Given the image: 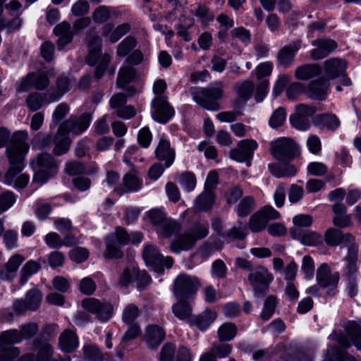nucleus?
<instances>
[{
    "instance_id": "obj_19",
    "label": "nucleus",
    "mask_w": 361,
    "mask_h": 361,
    "mask_svg": "<svg viewBox=\"0 0 361 361\" xmlns=\"http://www.w3.org/2000/svg\"><path fill=\"white\" fill-rule=\"evenodd\" d=\"M339 280L338 274H331V269L327 264H321L317 271V281L323 288H329L330 290H334Z\"/></svg>"
},
{
    "instance_id": "obj_32",
    "label": "nucleus",
    "mask_w": 361,
    "mask_h": 361,
    "mask_svg": "<svg viewBox=\"0 0 361 361\" xmlns=\"http://www.w3.org/2000/svg\"><path fill=\"white\" fill-rule=\"evenodd\" d=\"M130 29V27L128 23L121 24L114 30L111 25L107 24L103 28L102 35L111 42L115 43L128 33Z\"/></svg>"
},
{
    "instance_id": "obj_47",
    "label": "nucleus",
    "mask_w": 361,
    "mask_h": 361,
    "mask_svg": "<svg viewBox=\"0 0 361 361\" xmlns=\"http://www.w3.org/2000/svg\"><path fill=\"white\" fill-rule=\"evenodd\" d=\"M42 298V295L40 291L37 289L30 290L25 295L27 308L29 310H36L41 304Z\"/></svg>"
},
{
    "instance_id": "obj_26",
    "label": "nucleus",
    "mask_w": 361,
    "mask_h": 361,
    "mask_svg": "<svg viewBox=\"0 0 361 361\" xmlns=\"http://www.w3.org/2000/svg\"><path fill=\"white\" fill-rule=\"evenodd\" d=\"M217 312L211 309H206L192 319V324L200 331H206L216 319Z\"/></svg>"
},
{
    "instance_id": "obj_13",
    "label": "nucleus",
    "mask_w": 361,
    "mask_h": 361,
    "mask_svg": "<svg viewBox=\"0 0 361 361\" xmlns=\"http://www.w3.org/2000/svg\"><path fill=\"white\" fill-rule=\"evenodd\" d=\"M248 280L256 293H261L269 288L274 281L272 274L263 266H258L252 270Z\"/></svg>"
},
{
    "instance_id": "obj_38",
    "label": "nucleus",
    "mask_w": 361,
    "mask_h": 361,
    "mask_svg": "<svg viewBox=\"0 0 361 361\" xmlns=\"http://www.w3.org/2000/svg\"><path fill=\"white\" fill-rule=\"evenodd\" d=\"M269 169L271 174L277 178L294 176L297 173V169L292 164H269Z\"/></svg>"
},
{
    "instance_id": "obj_30",
    "label": "nucleus",
    "mask_w": 361,
    "mask_h": 361,
    "mask_svg": "<svg viewBox=\"0 0 361 361\" xmlns=\"http://www.w3.org/2000/svg\"><path fill=\"white\" fill-rule=\"evenodd\" d=\"M357 252L358 245L357 244L353 243L349 246L348 255L345 257L347 278H357L358 269Z\"/></svg>"
},
{
    "instance_id": "obj_29",
    "label": "nucleus",
    "mask_w": 361,
    "mask_h": 361,
    "mask_svg": "<svg viewBox=\"0 0 361 361\" xmlns=\"http://www.w3.org/2000/svg\"><path fill=\"white\" fill-rule=\"evenodd\" d=\"M54 33L59 37L57 44L60 49L69 44L73 37L71 25L66 21H63L57 25L54 29Z\"/></svg>"
},
{
    "instance_id": "obj_43",
    "label": "nucleus",
    "mask_w": 361,
    "mask_h": 361,
    "mask_svg": "<svg viewBox=\"0 0 361 361\" xmlns=\"http://www.w3.org/2000/svg\"><path fill=\"white\" fill-rule=\"evenodd\" d=\"M267 224L262 212L258 211L250 218L249 228L254 233H258L264 230L267 227Z\"/></svg>"
},
{
    "instance_id": "obj_64",
    "label": "nucleus",
    "mask_w": 361,
    "mask_h": 361,
    "mask_svg": "<svg viewBox=\"0 0 361 361\" xmlns=\"http://www.w3.org/2000/svg\"><path fill=\"white\" fill-rule=\"evenodd\" d=\"M92 17L95 23H103L109 18L110 11L107 7L100 6L93 11Z\"/></svg>"
},
{
    "instance_id": "obj_5",
    "label": "nucleus",
    "mask_w": 361,
    "mask_h": 361,
    "mask_svg": "<svg viewBox=\"0 0 361 361\" xmlns=\"http://www.w3.org/2000/svg\"><path fill=\"white\" fill-rule=\"evenodd\" d=\"M224 85L219 82L206 88H194L191 90L194 101L202 107L216 111L220 108L218 101L223 97Z\"/></svg>"
},
{
    "instance_id": "obj_21",
    "label": "nucleus",
    "mask_w": 361,
    "mask_h": 361,
    "mask_svg": "<svg viewBox=\"0 0 361 361\" xmlns=\"http://www.w3.org/2000/svg\"><path fill=\"white\" fill-rule=\"evenodd\" d=\"M312 44L315 48L311 51V57L315 61L325 58L337 47L334 40L329 39L314 40Z\"/></svg>"
},
{
    "instance_id": "obj_12",
    "label": "nucleus",
    "mask_w": 361,
    "mask_h": 361,
    "mask_svg": "<svg viewBox=\"0 0 361 361\" xmlns=\"http://www.w3.org/2000/svg\"><path fill=\"white\" fill-rule=\"evenodd\" d=\"M197 279L187 274H180L174 283L173 293L177 300L188 299L197 290Z\"/></svg>"
},
{
    "instance_id": "obj_6",
    "label": "nucleus",
    "mask_w": 361,
    "mask_h": 361,
    "mask_svg": "<svg viewBox=\"0 0 361 361\" xmlns=\"http://www.w3.org/2000/svg\"><path fill=\"white\" fill-rule=\"evenodd\" d=\"M31 164L35 170L32 182L39 185L44 184L58 171V164L56 160L48 154H39L36 160L31 162Z\"/></svg>"
},
{
    "instance_id": "obj_18",
    "label": "nucleus",
    "mask_w": 361,
    "mask_h": 361,
    "mask_svg": "<svg viewBox=\"0 0 361 361\" xmlns=\"http://www.w3.org/2000/svg\"><path fill=\"white\" fill-rule=\"evenodd\" d=\"M49 85V79L47 75L43 73H29L23 78L18 87V92H27L32 87L37 90H43Z\"/></svg>"
},
{
    "instance_id": "obj_2",
    "label": "nucleus",
    "mask_w": 361,
    "mask_h": 361,
    "mask_svg": "<svg viewBox=\"0 0 361 361\" xmlns=\"http://www.w3.org/2000/svg\"><path fill=\"white\" fill-rule=\"evenodd\" d=\"M92 116L90 114H82L79 118L71 116L69 119L63 122L59 128L54 137L55 147L54 153L61 155L66 153L71 145V140L68 135L72 133L78 135L85 131L90 125Z\"/></svg>"
},
{
    "instance_id": "obj_58",
    "label": "nucleus",
    "mask_w": 361,
    "mask_h": 361,
    "mask_svg": "<svg viewBox=\"0 0 361 361\" xmlns=\"http://www.w3.org/2000/svg\"><path fill=\"white\" fill-rule=\"evenodd\" d=\"M276 304V299L274 296H269L264 302V307L261 312V318L264 320H269L274 314Z\"/></svg>"
},
{
    "instance_id": "obj_25",
    "label": "nucleus",
    "mask_w": 361,
    "mask_h": 361,
    "mask_svg": "<svg viewBox=\"0 0 361 361\" xmlns=\"http://www.w3.org/2000/svg\"><path fill=\"white\" fill-rule=\"evenodd\" d=\"M78 337L74 331L66 329L60 335L59 347L61 350L71 353L78 348Z\"/></svg>"
},
{
    "instance_id": "obj_27",
    "label": "nucleus",
    "mask_w": 361,
    "mask_h": 361,
    "mask_svg": "<svg viewBox=\"0 0 361 361\" xmlns=\"http://www.w3.org/2000/svg\"><path fill=\"white\" fill-rule=\"evenodd\" d=\"M329 84L327 80L319 79L310 83L307 90L308 96L317 100H324L327 96Z\"/></svg>"
},
{
    "instance_id": "obj_34",
    "label": "nucleus",
    "mask_w": 361,
    "mask_h": 361,
    "mask_svg": "<svg viewBox=\"0 0 361 361\" xmlns=\"http://www.w3.org/2000/svg\"><path fill=\"white\" fill-rule=\"evenodd\" d=\"M292 235L294 238L298 239L302 245L307 246H315L323 242L322 235L314 231L298 234L295 230H293Z\"/></svg>"
},
{
    "instance_id": "obj_59",
    "label": "nucleus",
    "mask_w": 361,
    "mask_h": 361,
    "mask_svg": "<svg viewBox=\"0 0 361 361\" xmlns=\"http://www.w3.org/2000/svg\"><path fill=\"white\" fill-rule=\"evenodd\" d=\"M150 222L154 226H161L167 219L163 210L158 208L150 209L147 213Z\"/></svg>"
},
{
    "instance_id": "obj_9",
    "label": "nucleus",
    "mask_w": 361,
    "mask_h": 361,
    "mask_svg": "<svg viewBox=\"0 0 361 361\" xmlns=\"http://www.w3.org/2000/svg\"><path fill=\"white\" fill-rule=\"evenodd\" d=\"M142 256L147 266L159 274L163 273L164 266L171 268L173 264L171 257H164L154 245H146Z\"/></svg>"
},
{
    "instance_id": "obj_40",
    "label": "nucleus",
    "mask_w": 361,
    "mask_h": 361,
    "mask_svg": "<svg viewBox=\"0 0 361 361\" xmlns=\"http://www.w3.org/2000/svg\"><path fill=\"white\" fill-rule=\"evenodd\" d=\"M22 335L17 329H10L0 334V348L7 345L19 343L22 341Z\"/></svg>"
},
{
    "instance_id": "obj_60",
    "label": "nucleus",
    "mask_w": 361,
    "mask_h": 361,
    "mask_svg": "<svg viewBox=\"0 0 361 361\" xmlns=\"http://www.w3.org/2000/svg\"><path fill=\"white\" fill-rule=\"evenodd\" d=\"M175 353L176 345L172 343H167L161 349L159 361H173Z\"/></svg>"
},
{
    "instance_id": "obj_49",
    "label": "nucleus",
    "mask_w": 361,
    "mask_h": 361,
    "mask_svg": "<svg viewBox=\"0 0 361 361\" xmlns=\"http://www.w3.org/2000/svg\"><path fill=\"white\" fill-rule=\"evenodd\" d=\"M140 313L139 308L135 304H128L122 312V320L127 324H132L137 318Z\"/></svg>"
},
{
    "instance_id": "obj_42",
    "label": "nucleus",
    "mask_w": 361,
    "mask_h": 361,
    "mask_svg": "<svg viewBox=\"0 0 361 361\" xmlns=\"http://www.w3.org/2000/svg\"><path fill=\"white\" fill-rule=\"evenodd\" d=\"M237 333L236 326L230 322L223 324L219 326L217 331L219 339L220 341H231L234 338Z\"/></svg>"
},
{
    "instance_id": "obj_50",
    "label": "nucleus",
    "mask_w": 361,
    "mask_h": 361,
    "mask_svg": "<svg viewBox=\"0 0 361 361\" xmlns=\"http://www.w3.org/2000/svg\"><path fill=\"white\" fill-rule=\"evenodd\" d=\"M123 183L128 191L136 192L142 188V181L133 173H127L123 177Z\"/></svg>"
},
{
    "instance_id": "obj_57",
    "label": "nucleus",
    "mask_w": 361,
    "mask_h": 361,
    "mask_svg": "<svg viewBox=\"0 0 361 361\" xmlns=\"http://www.w3.org/2000/svg\"><path fill=\"white\" fill-rule=\"evenodd\" d=\"M254 88V83L252 81L246 80L238 85L237 92L242 99L247 101L251 97Z\"/></svg>"
},
{
    "instance_id": "obj_62",
    "label": "nucleus",
    "mask_w": 361,
    "mask_h": 361,
    "mask_svg": "<svg viewBox=\"0 0 361 361\" xmlns=\"http://www.w3.org/2000/svg\"><path fill=\"white\" fill-rule=\"evenodd\" d=\"M39 328L37 324L34 322H30L20 326L18 330L20 334L22 336V341L23 339H30L32 338L38 331Z\"/></svg>"
},
{
    "instance_id": "obj_4",
    "label": "nucleus",
    "mask_w": 361,
    "mask_h": 361,
    "mask_svg": "<svg viewBox=\"0 0 361 361\" xmlns=\"http://www.w3.org/2000/svg\"><path fill=\"white\" fill-rule=\"evenodd\" d=\"M209 233V226L206 224H193L183 233L177 236L171 244V250L176 253L191 249L197 241L204 238Z\"/></svg>"
},
{
    "instance_id": "obj_16",
    "label": "nucleus",
    "mask_w": 361,
    "mask_h": 361,
    "mask_svg": "<svg viewBox=\"0 0 361 361\" xmlns=\"http://www.w3.org/2000/svg\"><path fill=\"white\" fill-rule=\"evenodd\" d=\"M174 115V109L171 107L165 96H157L152 102V118L162 123H167Z\"/></svg>"
},
{
    "instance_id": "obj_14",
    "label": "nucleus",
    "mask_w": 361,
    "mask_h": 361,
    "mask_svg": "<svg viewBox=\"0 0 361 361\" xmlns=\"http://www.w3.org/2000/svg\"><path fill=\"white\" fill-rule=\"evenodd\" d=\"M53 354L54 350L49 343L35 339L33 353L24 355L19 361H56Z\"/></svg>"
},
{
    "instance_id": "obj_7",
    "label": "nucleus",
    "mask_w": 361,
    "mask_h": 361,
    "mask_svg": "<svg viewBox=\"0 0 361 361\" xmlns=\"http://www.w3.org/2000/svg\"><path fill=\"white\" fill-rule=\"evenodd\" d=\"M344 333H332L329 338L336 341L343 348L350 347L353 343L358 350H361V322H348L344 325Z\"/></svg>"
},
{
    "instance_id": "obj_45",
    "label": "nucleus",
    "mask_w": 361,
    "mask_h": 361,
    "mask_svg": "<svg viewBox=\"0 0 361 361\" xmlns=\"http://www.w3.org/2000/svg\"><path fill=\"white\" fill-rule=\"evenodd\" d=\"M185 300H178V302L173 306V314L180 319L188 318L191 314L192 308Z\"/></svg>"
},
{
    "instance_id": "obj_1",
    "label": "nucleus",
    "mask_w": 361,
    "mask_h": 361,
    "mask_svg": "<svg viewBox=\"0 0 361 361\" xmlns=\"http://www.w3.org/2000/svg\"><path fill=\"white\" fill-rule=\"evenodd\" d=\"M27 139L26 131L15 133L6 151L10 164V168L6 174V182L9 185L14 183L18 188H25L29 182V176L25 173L16 177L25 166V158L30 149Z\"/></svg>"
},
{
    "instance_id": "obj_11",
    "label": "nucleus",
    "mask_w": 361,
    "mask_h": 361,
    "mask_svg": "<svg viewBox=\"0 0 361 361\" xmlns=\"http://www.w3.org/2000/svg\"><path fill=\"white\" fill-rule=\"evenodd\" d=\"M82 308L96 315V317L102 322L109 320L114 313V308L109 302H102L94 298H87L82 300Z\"/></svg>"
},
{
    "instance_id": "obj_28",
    "label": "nucleus",
    "mask_w": 361,
    "mask_h": 361,
    "mask_svg": "<svg viewBox=\"0 0 361 361\" xmlns=\"http://www.w3.org/2000/svg\"><path fill=\"white\" fill-rule=\"evenodd\" d=\"M44 241L50 248H59L63 245L71 246L78 243V240L73 235H67L63 239L55 232H51L44 237Z\"/></svg>"
},
{
    "instance_id": "obj_8",
    "label": "nucleus",
    "mask_w": 361,
    "mask_h": 361,
    "mask_svg": "<svg viewBox=\"0 0 361 361\" xmlns=\"http://www.w3.org/2000/svg\"><path fill=\"white\" fill-rule=\"evenodd\" d=\"M130 241V235L126 231L117 227L114 233L110 234L106 238V249L104 255L107 258H120L123 255L121 247Z\"/></svg>"
},
{
    "instance_id": "obj_3",
    "label": "nucleus",
    "mask_w": 361,
    "mask_h": 361,
    "mask_svg": "<svg viewBox=\"0 0 361 361\" xmlns=\"http://www.w3.org/2000/svg\"><path fill=\"white\" fill-rule=\"evenodd\" d=\"M87 45L89 53L87 62L90 66H97L94 75L97 79H100L110 62L111 56L107 54H102V39L99 36L94 35L92 30L87 36Z\"/></svg>"
},
{
    "instance_id": "obj_41",
    "label": "nucleus",
    "mask_w": 361,
    "mask_h": 361,
    "mask_svg": "<svg viewBox=\"0 0 361 361\" xmlns=\"http://www.w3.org/2000/svg\"><path fill=\"white\" fill-rule=\"evenodd\" d=\"M135 77V71L134 68L126 66L120 68L117 78V85L120 87H124L129 84Z\"/></svg>"
},
{
    "instance_id": "obj_63",
    "label": "nucleus",
    "mask_w": 361,
    "mask_h": 361,
    "mask_svg": "<svg viewBox=\"0 0 361 361\" xmlns=\"http://www.w3.org/2000/svg\"><path fill=\"white\" fill-rule=\"evenodd\" d=\"M20 355L18 348L9 347L0 348V361H14V359Z\"/></svg>"
},
{
    "instance_id": "obj_33",
    "label": "nucleus",
    "mask_w": 361,
    "mask_h": 361,
    "mask_svg": "<svg viewBox=\"0 0 361 361\" xmlns=\"http://www.w3.org/2000/svg\"><path fill=\"white\" fill-rule=\"evenodd\" d=\"M299 42L284 47L279 53V62L283 66H288L293 61L295 53L300 49Z\"/></svg>"
},
{
    "instance_id": "obj_39",
    "label": "nucleus",
    "mask_w": 361,
    "mask_h": 361,
    "mask_svg": "<svg viewBox=\"0 0 361 361\" xmlns=\"http://www.w3.org/2000/svg\"><path fill=\"white\" fill-rule=\"evenodd\" d=\"M40 264L37 261L30 259L23 267L20 273V283L23 286L26 283L28 279L37 273L40 269Z\"/></svg>"
},
{
    "instance_id": "obj_52",
    "label": "nucleus",
    "mask_w": 361,
    "mask_h": 361,
    "mask_svg": "<svg viewBox=\"0 0 361 361\" xmlns=\"http://www.w3.org/2000/svg\"><path fill=\"white\" fill-rule=\"evenodd\" d=\"M180 185L188 192H190L196 187V178L192 172L186 171L182 173L179 176Z\"/></svg>"
},
{
    "instance_id": "obj_36",
    "label": "nucleus",
    "mask_w": 361,
    "mask_h": 361,
    "mask_svg": "<svg viewBox=\"0 0 361 361\" xmlns=\"http://www.w3.org/2000/svg\"><path fill=\"white\" fill-rule=\"evenodd\" d=\"M321 72L319 65L312 63L301 66L296 68L295 75L296 78L301 80H307L317 75Z\"/></svg>"
},
{
    "instance_id": "obj_48",
    "label": "nucleus",
    "mask_w": 361,
    "mask_h": 361,
    "mask_svg": "<svg viewBox=\"0 0 361 361\" xmlns=\"http://www.w3.org/2000/svg\"><path fill=\"white\" fill-rule=\"evenodd\" d=\"M322 124L326 128L335 130L340 126L338 118L333 114H322L317 118L316 125Z\"/></svg>"
},
{
    "instance_id": "obj_23",
    "label": "nucleus",
    "mask_w": 361,
    "mask_h": 361,
    "mask_svg": "<svg viewBox=\"0 0 361 361\" xmlns=\"http://www.w3.org/2000/svg\"><path fill=\"white\" fill-rule=\"evenodd\" d=\"M165 332L163 329L157 325H149L146 328L145 341L148 348H157L163 341Z\"/></svg>"
},
{
    "instance_id": "obj_44",
    "label": "nucleus",
    "mask_w": 361,
    "mask_h": 361,
    "mask_svg": "<svg viewBox=\"0 0 361 361\" xmlns=\"http://www.w3.org/2000/svg\"><path fill=\"white\" fill-rule=\"evenodd\" d=\"M255 208V200L250 196L245 197L235 209L238 216L245 217L247 216Z\"/></svg>"
},
{
    "instance_id": "obj_20",
    "label": "nucleus",
    "mask_w": 361,
    "mask_h": 361,
    "mask_svg": "<svg viewBox=\"0 0 361 361\" xmlns=\"http://www.w3.org/2000/svg\"><path fill=\"white\" fill-rule=\"evenodd\" d=\"M24 260L25 257L20 254L12 255L4 266L0 268V279L3 281L13 280Z\"/></svg>"
},
{
    "instance_id": "obj_61",
    "label": "nucleus",
    "mask_w": 361,
    "mask_h": 361,
    "mask_svg": "<svg viewBox=\"0 0 361 361\" xmlns=\"http://www.w3.org/2000/svg\"><path fill=\"white\" fill-rule=\"evenodd\" d=\"M273 63L271 61H266L259 63L255 68L257 78L263 81L264 78L269 77L273 71Z\"/></svg>"
},
{
    "instance_id": "obj_55",
    "label": "nucleus",
    "mask_w": 361,
    "mask_h": 361,
    "mask_svg": "<svg viewBox=\"0 0 361 361\" xmlns=\"http://www.w3.org/2000/svg\"><path fill=\"white\" fill-rule=\"evenodd\" d=\"M286 118V112L282 107L276 109L269 118V126L272 128H276L283 124Z\"/></svg>"
},
{
    "instance_id": "obj_35",
    "label": "nucleus",
    "mask_w": 361,
    "mask_h": 361,
    "mask_svg": "<svg viewBox=\"0 0 361 361\" xmlns=\"http://www.w3.org/2000/svg\"><path fill=\"white\" fill-rule=\"evenodd\" d=\"M214 204V194L213 191L204 190L195 200V207L200 212L210 209Z\"/></svg>"
},
{
    "instance_id": "obj_24",
    "label": "nucleus",
    "mask_w": 361,
    "mask_h": 361,
    "mask_svg": "<svg viewBox=\"0 0 361 361\" xmlns=\"http://www.w3.org/2000/svg\"><path fill=\"white\" fill-rule=\"evenodd\" d=\"M158 159L165 161L166 167L171 166L175 159V150L171 147L169 141L161 140L155 151Z\"/></svg>"
},
{
    "instance_id": "obj_56",
    "label": "nucleus",
    "mask_w": 361,
    "mask_h": 361,
    "mask_svg": "<svg viewBox=\"0 0 361 361\" xmlns=\"http://www.w3.org/2000/svg\"><path fill=\"white\" fill-rule=\"evenodd\" d=\"M3 7L0 6V30L7 29L8 31H13L18 29L21 26V19L15 17L11 20H7L2 17Z\"/></svg>"
},
{
    "instance_id": "obj_54",
    "label": "nucleus",
    "mask_w": 361,
    "mask_h": 361,
    "mask_svg": "<svg viewBox=\"0 0 361 361\" xmlns=\"http://www.w3.org/2000/svg\"><path fill=\"white\" fill-rule=\"evenodd\" d=\"M84 356L90 361H102L103 354L96 345L83 346Z\"/></svg>"
},
{
    "instance_id": "obj_51",
    "label": "nucleus",
    "mask_w": 361,
    "mask_h": 361,
    "mask_svg": "<svg viewBox=\"0 0 361 361\" xmlns=\"http://www.w3.org/2000/svg\"><path fill=\"white\" fill-rule=\"evenodd\" d=\"M342 240L343 234L340 230L329 228L324 233V240L329 246H336L341 243Z\"/></svg>"
},
{
    "instance_id": "obj_37",
    "label": "nucleus",
    "mask_w": 361,
    "mask_h": 361,
    "mask_svg": "<svg viewBox=\"0 0 361 361\" xmlns=\"http://www.w3.org/2000/svg\"><path fill=\"white\" fill-rule=\"evenodd\" d=\"M247 234V228L242 222H238L237 225L232 226L222 237L228 242L233 240H244Z\"/></svg>"
},
{
    "instance_id": "obj_15",
    "label": "nucleus",
    "mask_w": 361,
    "mask_h": 361,
    "mask_svg": "<svg viewBox=\"0 0 361 361\" xmlns=\"http://www.w3.org/2000/svg\"><path fill=\"white\" fill-rule=\"evenodd\" d=\"M258 145L254 140H243L238 142L237 148L230 151V157L232 159L238 162H246L247 166L250 165L255 150Z\"/></svg>"
},
{
    "instance_id": "obj_53",
    "label": "nucleus",
    "mask_w": 361,
    "mask_h": 361,
    "mask_svg": "<svg viewBox=\"0 0 361 361\" xmlns=\"http://www.w3.org/2000/svg\"><path fill=\"white\" fill-rule=\"evenodd\" d=\"M50 98L52 97L50 96L49 99H44L38 93L30 94L26 99L27 107L32 111H37L42 107L44 102L49 104L47 102Z\"/></svg>"
},
{
    "instance_id": "obj_22",
    "label": "nucleus",
    "mask_w": 361,
    "mask_h": 361,
    "mask_svg": "<svg viewBox=\"0 0 361 361\" xmlns=\"http://www.w3.org/2000/svg\"><path fill=\"white\" fill-rule=\"evenodd\" d=\"M346 68V62L338 58H331L326 60L324 63V74L329 80L343 75Z\"/></svg>"
},
{
    "instance_id": "obj_31",
    "label": "nucleus",
    "mask_w": 361,
    "mask_h": 361,
    "mask_svg": "<svg viewBox=\"0 0 361 361\" xmlns=\"http://www.w3.org/2000/svg\"><path fill=\"white\" fill-rule=\"evenodd\" d=\"M332 210L334 213L333 224L334 226L345 228L351 224L350 216L346 214V207L341 202H336L332 206Z\"/></svg>"
},
{
    "instance_id": "obj_10",
    "label": "nucleus",
    "mask_w": 361,
    "mask_h": 361,
    "mask_svg": "<svg viewBox=\"0 0 361 361\" xmlns=\"http://www.w3.org/2000/svg\"><path fill=\"white\" fill-rule=\"evenodd\" d=\"M297 152V145L293 140L286 137H279L271 142V154L279 161L293 158Z\"/></svg>"
},
{
    "instance_id": "obj_17",
    "label": "nucleus",
    "mask_w": 361,
    "mask_h": 361,
    "mask_svg": "<svg viewBox=\"0 0 361 361\" xmlns=\"http://www.w3.org/2000/svg\"><path fill=\"white\" fill-rule=\"evenodd\" d=\"M315 112L316 109L313 106L298 105L295 114L290 117V123L298 130H307L310 127V118Z\"/></svg>"
},
{
    "instance_id": "obj_46",
    "label": "nucleus",
    "mask_w": 361,
    "mask_h": 361,
    "mask_svg": "<svg viewBox=\"0 0 361 361\" xmlns=\"http://www.w3.org/2000/svg\"><path fill=\"white\" fill-rule=\"evenodd\" d=\"M137 45L136 39L131 37H126L119 43L117 47V55L121 57L126 56Z\"/></svg>"
}]
</instances>
